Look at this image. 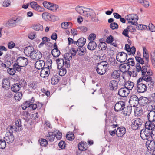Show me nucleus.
I'll use <instances>...</instances> for the list:
<instances>
[{
	"mask_svg": "<svg viewBox=\"0 0 155 155\" xmlns=\"http://www.w3.org/2000/svg\"><path fill=\"white\" fill-rule=\"evenodd\" d=\"M108 67L107 62L106 61H103L97 64L96 70L98 74L102 75L107 72Z\"/></svg>",
	"mask_w": 155,
	"mask_h": 155,
	"instance_id": "nucleus-1",
	"label": "nucleus"
},
{
	"mask_svg": "<svg viewBox=\"0 0 155 155\" xmlns=\"http://www.w3.org/2000/svg\"><path fill=\"white\" fill-rule=\"evenodd\" d=\"M87 10H89V11H87L84 16L90 19L93 21L98 22L99 21L98 17L96 15L94 11L90 9Z\"/></svg>",
	"mask_w": 155,
	"mask_h": 155,
	"instance_id": "nucleus-2",
	"label": "nucleus"
},
{
	"mask_svg": "<svg viewBox=\"0 0 155 155\" xmlns=\"http://www.w3.org/2000/svg\"><path fill=\"white\" fill-rule=\"evenodd\" d=\"M125 18L129 23L132 25H136L138 17L136 14H131L126 16Z\"/></svg>",
	"mask_w": 155,
	"mask_h": 155,
	"instance_id": "nucleus-3",
	"label": "nucleus"
},
{
	"mask_svg": "<svg viewBox=\"0 0 155 155\" xmlns=\"http://www.w3.org/2000/svg\"><path fill=\"white\" fill-rule=\"evenodd\" d=\"M142 81L141 78L139 79L137 82V90L139 93H143L147 91V86L144 84L141 83Z\"/></svg>",
	"mask_w": 155,
	"mask_h": 155,
	"instance_id": "nucleus-4",
	"label": "nucleus"
},
{
	"mask_svg": "<svg viewBox=\"0 0 155 155\" xmlns=\"http://www.w3.org/2000/svg\"><path fill=\"white\" fill-rule=\"evenodd\" d=\"M48 63L50 65L48 66V68L47 67L44 68H43L42 69L41 71L40 76L42 78H44L47 77L50 73L49 68L50 67H51L52 61L50 60L46 63L47 64Z\"/></svg>",
	"mask_w": 155,
	"mask_h": 155,
	"instance_id": "nucleus-5",
	"label": "nucleus"
},
{
	"mask_svg": "<svg viewBox=\"0 0 155 155\" xmlns=\"http://www.w3.org/2000/svg\"><path fill=\"white\" fill-rule=\"evenodd\" d=\"M44 7L46 8L53 12L56 11L58 6L56 4L50 3L47 1H44L43 3Z\"/></svg>",
	"mask_w": 155,
	"mask_h": 155,
	"instance_id": "nucleus-6",
	"label": "nucleus"
},
{
	"mask_svg": "<svg viewBox=\"0 0 155 155\" xmlns=\"http://www.w3.org/2000/svg\"><path fill=\"white\" fill-rule=\"evenodd\" d=\"M151 135V132L150 130L143 129L140 132V136L141 138L144 140H148Z\"/></svg>",
	"mask_w": 155,
	"mask_h": 155,
	"instance_id": "nucleus-7",
	"label": "nucleus"
},
{
	"mask_svg": "<svg viewBox=\"0 0 155 155\" xmlns=\"http://www.w3.org/2000/svg\"><path fill=\"white\" fill-rule=\"evenodd\" d=\"M127 54L123 52H119L116 56L117 60L120 62H124L127 60Z\"/></svg>",
	"mask_w": 155,
	"mask_h": 155,
	"instance_id": "nucleus-8",
	"label": "nucleus"
},
{
	"mask_svg": "<svg viewBox=\"0 0 155 155\" xmlns=\"http://www.w3.org/2000/svg\"><path fill=\"white\" fill-rule=\"evenodd\" d=\"M42 16L43 18L46 21H52L53 20H56L58 19L57 17L46 12L43 13Z\"/></svg>",
	"mask_w": 155,
	"mask_h": 155,
	"instance_id": "nucleus-9",
	"label": "nucleus"
},
{
	"mask_svg": "<svg viewBox=\"0 0 155 155\" xmlns=\"http://www.w3.org/2000/svg\"><path fill=\"white\" fill-rule=\"evenodd\" d=\"M17 62L18 66L23 67L26 65L28 63L27 58L24 57H20L17 60Z\"/></svg>",
	"mask_w": 155,
	"mask_h": 155,
	"instance_id": "nucleus-10",
	"label": "nucleus"
},
{
	"mask_svg": "<svg viewBox=\"0 0 155 155\" xmlns=\"http://www.w3.org/2000/svg\"><path fill=\"white\" fill-rule=\"evenodd\" d=\"M147 71V69L146 66H143L141 68L139 64H137L135 71L139 73V74H140L141 73L142 75H143L146 73Z\"/></svg>",
	"mask_w": 155,
	"mask_h": 155,
	"instance_id": "nucleus-11",
	"label": "nucleus"
},
{
	"mask_svg": "<svg viewBox=\"0 0 155 155\" xmlns=\"http://www.w3.org/2000/svg\"><path fill=\"white\" fill-rule=\"evenodd\" d=\"M143 122L142 120L139 118L136 120L131 125L132 129L136 130L141 127L142 125Z\"/></svg>",
	"mask_w": 155,
	"mask_h": 155,
	"instance_id": "nucleus-12",
	"label": "nucleus"
},
{
	"mask_svg": "<svg viewBox=\"0 0 155 155\" xmlns=\"http://www.w3.org/2000/svg\"><path fill=\"white\" fill-rule=\"evenodd\" d=\"M30 5L33 9L36 11L41 12L44 11V8L38 5L35 2H31L30 3Z\"/></svg>",
	"mask_w": 155,
	"mask_h": 155,
	"instance_id": "nucleus-13",
	"label": "nucleus"
},
{
	"mask_svg": "<svg viewBox=\"0 0 155 155\" xmlns=\"http://www.w3.org/2000/svg\"><path fill=\"white\" fill-rule=\"evenodd\" d=\"M72 58V54L71 53H68L64 54V61L65 66L68 68L70 66V60Z\"/></svg>",
	"mask_w": 155,
	"mask_h": 155,
	"instance_id": "nucleus-14",
	"label": "nucleus"
},
{
	"mask_svg": "<svg viewBox=\"0 0 155 155\" xmlns=\"http://www.w3.org/2000/svg\"><path fill=\"white\" fill-rule=\"evenodd\" d=\"M139 100L137 97L135 95L131 96L129 100V103L133 107H135L139 104Z\"/></svg>",
	"mask_w": 155,
	"mask_h": 155,
	"instance_id": "nucleus-15",
	"label": "nucleus"
},
{
	"mask_svg": "<svg viewBox=\"0 0 155 155\" xmlns=\"http://www.w3.org/2000/svg\"><path fill=\"white\" fill-rule=\"evenodd\" d=\"M30 57L32 59L38 60L42 57V54L40 51L34 50Z\"/></svg>",
	"mask_w": 155,
	"mask_h": 155,
	"instance_id": "nucleus-16",
	"label": "nucleus"
},
{
	"mask_svg": "<svg viewBox=\"0 0 155 155\" xmlns=\"http://www.w3.org/2000/svg\"><path fill=\"white\" fill-rule=\"evenodd\" d=\"M125 105L124 102L122 101H119L114 106V109L116 111H119L122 110Z\"/></svg>",
	"mask_w": 155,
	"mask_h": 155,
	"instance_id": "nucleus-17",
	"label": "nucleus"
},
{
	"mask_svg": "<svg viewBox=\"0 0 155 155\" xmlns=\"http://www.w3.org/2000/svg\"><path fill=\"white\" fill-rule=\"evenodd\" d=\"M146 146L149 150H155V142L154 141L148 140L146 142Z\"/></svg>",
	"mask_w": 155,
	"mask_h": 155,
	"instance_id": "nucleus-18",
	"label": "nucleus"
},
{
	"mask_svg": "<svg viewBox=\"0 0 155 155\" xmlns=\"http://www.w3.org/2000/svg\"><path fill=\"white\" fill-rule=\"evenodd\" d=\"M126 129L123 127H120L116 130V135L118 137L123 136L125 134Z\"/></svg>",
	"mask_w": 155,
	"mask_h": 155,
	"instance_id": "nucleus-19",
	"label": "nucleus"
},
{
	"mask_svg": "<svg viewBox=\"0 0 155 155\" xmlns=\"http://www.w3.org/2000/svg\"><path fill=\"white\" fill-rule=\"evenodd\" d=\"M4 140L7 143H12L14 140L13 134L8 133H6L4 137Z\"/></svg>",
	"mask_w": 155,
	"mask_h": 155,
	"instance_id": "nucleus-20",
	"label": "nucleus"
},
{
	"mask_svg": "<svg viewBox=\"0 0 155 155\" xmlns=\"http://www.w3.org/2000/svg\"><path fill=\"white\" fill-rule=\"evenodd\" d=\"M34 50V48L32 46H29L25 48L24 53L26 56L30 57Z\"/></svg>",
	"mask_w": 155,
	"mask_h": 155,
	"instance_id": "nucleus-21",
	"label": "nucleus"
},
{
	"mask_svg": "<svg viewBox=\"0 0 155 155\" xmlns=\"http://www.w3.org/2000/svg\"><path fill=\"white\" fill-rule=\"evenodd\" d=\"M88 9V8H84L83 7L79 6H77L75 9L76 11L80 14L84 16L86 13L87 11H85L84 9Z\"/></svg>",
	"mask_w": 155,
	"mask_h": 155,
	"instance_id": "nucleus-22",
	"label": "nucleus"
},
{
	"mask_svg": "<svg viewBox=\"0 0 155 155\" xmlns=\"http://www.w3.org/2000/svg\"><path fill=\"white\" fill-rule=\"evenodd\" d=\"M129 92V91L125 87L120 88L118 91L119 95L122 97L127 96Z\"/></svg>",
	"mask_w": 155,
	"mask_h": 155,
	"instance_id": "nucleus-23",
	"label": "nucleus"
},
{
	"mask_svg": "<svg viewBox=\"0 0 155 155\" xmlns=\"http://www.w3.org/2000/svg\"><path fill=\"white\" fill-rule=\"evenodd\" d=\"M145 129L151 131L154 129L155 127V124L152 121L149 120L146 122L145 124Z\"/></svg>",
	"mask_w": 155,
	"mask_h": 155,
	"instance_id": "nucleus-24",
	"label": "nucleus"
},
{
	"mask_svg": "<svg viewBox=\"0 0 155 155\" xmlns=\"http://www.w3.org/2000/svg\"><path fill=\"white\" fill-rule=\"evenodd\" d=\"M117 82L114 80L111 81L109 84V86L111 90H115L118 87Z\"/></svg>",
	"mask_w": 155,
	"mask_h": 155,
	"instance_id": "nucleus-25",
	"label": "nucleus"
},
{
	"mask_svg": "<svg viewBox=\"0 0 155 155\" xmlns=\"http://www.w3.org/2000/svg\"><path fill=\"white\" fill-rule=\"evenodd\" d=\"M97 44L94 41H90L88 44L87 48L90 50L93 51L95 50L97 48Z\"/></svg>",
	"mask_w": 155,
	"mask_h": 155,
	"instance_id": "nucleus-26",
	"label": "nucleus"
},
{
	"mask_svg": "<svg viewBox=\"0 0 155 155\" xmlns=\"http://www.w3.org/2000/svg\"><path fill=\"white\" fill-rule=\"evenodd\" d=\"M130 66L127 63H124L120 64L119 68L121 71L122 72H125L127 71L129 69Z\"/></svg>",
	"mask_w": 155,
	"mask_h": 155,
	"instance_id": "nucleus-27",
	"label": "nucleus"
},
{
	"mask_svg": "<svg viewBox=\"0 0 155 155\" xmlns=\"http://www.w3.org/2000/svg\"><path fill=\"white\" fill-rule=\"evenodd\" d=\"M56 133L57 131L49 132L48 133L47 138L50 141H53L54 139Z\"/></svg>",
	"mask_w": 155,
	"mask_h": 155,
	"instance_id": "nucleus-28",
	"label": "nucleus"
},
{
	"mask_svg": "<svg viewBox=\"0 0 155 155\" xmlns=\"http://www.w3.org/2000/svg\"><path fill=\"white\" fill-rule=\"evenodd\" d=\"M45 65L44 62L42 60H39L37 61L35 64V68L38 69H43Z\"/></svg>",
	"mask_w": 155,
	"mask_h": 155,
	"instance_id": "nucleus-29",
	"label": "nucleus"
},
{
	"mask_svg": "<svg viewBox=\"0 0 155 155\" xmlns=\"http://www.w3.org/2000/svg\"><path fill=\"white\" fill-rule=\"evenodd\" d=\"M132 108L130 107L127 106L124 107L122 111L124 115L125 116H129L131 112Z\"/></svg>",
	"mask_w": 155,
	"mask_h": 155,
	"instance_id": "nucleus-30",
	"label": "nucleus"
},
{
	"mask_svg": "<svg viewBox=\"0 0 155 155\" xmlns=\"http://www.w3.org/2000/svg\"><path fill=\"white\" fill-rule=\"evenodd\" d=\"M147 117L149 120L152 121V122H155V111H150L147 115Z\"/></svg>",
	"mask_w": 155,
	"mask_h": 155,
	"instance_id": "nucleus-31",
	"label": "nucleus"
},
{
	"mask_svg": "<svg viewBox=\"0 0 155 155\" xmlns=\"http://www.w3.org/2000/svg\"><path fill=\"white\" fill-rule=\"evenodd\" d=\"M118 126L117 124H113L110 126V130H109L110 134L112 136H114L116 134V129H114L112 130H111L112 129H114L116 127Z\"/></svg>",
	"mask_w": 155,
	"mask_h": 155,
	"instance_id": "nucleus-32",
	"label": "nucleus"
},
{
	"mask_svg": "<svg viewBox=\"0 0 155 155\" xmlns=\"http://www.w3.org/2000/svg\"><path fill=\"white\" fill-rule=\"evenodd\" d=\"M134 84L130 81H127L124 84L125 87L129 91L131 90L133 88Z\"/></svg>",
	"mask_w": 155,
	"mask_h": 155,
	"instance_id": "nucleus-33",
	"label": "nucleus"
},
{
	"mask_svg": "<svg viewBox=\"0 0 155 155\" xmlns=\"http://www.w3.org/2000/svg\"><path fill=\"white\" fill-rule=\"evenodd\" d=\"M78 148L80 150L83 151L85 150L87 148L86 143L84 142H81L79 143L78 145Z\"/></svg>",
	"mask_w": 155,
	"mask_h": 155,
	"instance_id": "nucleus-34",
	"label": "nucleus"
},
{
	"mask_svg": "<svg viewBox=\"0 0 155 155\" xmlns=\"http://www.w3.org/2000/svg\"><path fill=\"white\" fill-rule=\"evenodd\" d=\"M120 71L119 70H114L111 74V77L114 79L118 78L120 75Z\"/></svg>",
	"mask_w": 155,
	"mask_h": 155,
	"instance_id": "nucleus-35",
	"label": "nucleus"
},
{
	"mask_svg": "<svg viewBox=\"0 0 155 155\" xmlns=\"http://www.w3.org/2000/svg\"><path fill=\"white\" fill-rule=\"evenodd\" d=\"M37 83L35 82H30L28 86V90H32L36 88L37 87Z\"/></svg>",
	"mask_w": 155,
	"mask_h": 155,
	"instance_id": "nucleus-36",
	"label": "nucleus"
},
{
	"mask_svg": "<svg viewBox=\"0 0 155 155\" xmlns=\"http://www.w3.org/2000/svg\"><path fill=\"white\" fill-rule=\"evenodd\" d=\"M20 87L21 85L18 83H16L12 86L11 90L12 91L16 92L19 90Z\"/></svg>",
	"mask_w": 155,
	"mask_h": 155,
	"instance_id": "nucleus-37",
	"label": "nucleus"
},
{
	"mask_svg": "<svg viewBox=\"0 0 155 155\" xmlns=\"http://www.w3.org/2000/svg\"><path fill=\"white\" fill-rule=\"evenodd\" d=\"M56 61L57 63L58 68H61L64 65H65L64 61L63 59H57Z\"/></svg>",
	"mask_w": 155,
	"mask_h": 155,
	"instance_id": "nucleus-38",
	"label": "nucleus"
},
{
	"mask_svg": "<svg viewBox=\"0 0 155 155\" xmlns=\"http://www.w3.org/2000/svg\"><path fill=\"white\" fill-rule=\"evenodd\" d=\"M86 41V39L84 38H80L77 41L78 44V46L79 47H82L85 44Z\"/></svg>",
	"mask_w": 155,
	"mask_h": 155,
	"instance_id": "nucleus-39",
	"label": "nucleus"
},
{
	"mask_svg": "<svg viewBox=\"0 0 155 155\" xmlns=\"http://www.w3.org/2000/svg\"><path fill=\"white\" fill-rule=\"evenodd\" d=\"M147 102L148 99L145 97H142L139 100V104L142 106H144Z\"/></svg>",
	"mask_w": 155,
	"mask_h": 155,
	"instance_id": "nucleus-40",
	"label": "nucleus"
},
{
	"mask_svg": "<svg viewBox=\"0 0 155 155\" xmlns=\"http://www.w3.org/2000/svg\"><path fill=\"white\" fill-rule=\"evenodd\" d=\"M9 79L8 78H5L2 80V87L6 89L9 87L10 83L8 81Z\"/></svg>",
	"mask_w": 155,
	"mask_h": 155,
	"instance_id": "nucleus-41",
	"label": "nucleus"
},
{
	"mask_svg": "<svg viewBox=\"0 0 155 155\" xmlns=\"http://www.w3.org/2000/svg\"><path fill=\"white\" fill-rule=\"evenodd\" d=\"M61 26L62 28L67 29L71 28L72 26V24L71 22H64L61 24Z\"/></svg>",
	"mask_w": 155,
	"mask_h": 155,
	"instance_id": "nucleus-42",
	"label": "nucleus"
},
{
	"mask_svg": "<svg viewBox=\"0 0 155 155\" xmlns=\"http://www.w3.org/2000/svg\"><path fill=\"white\" fill-rule=\"evenodd\" d=\"M51 54L53 57H57L60 55V52L58 49H54L52 50Z\"/></svg>",
	"mask_w": 155,
	"mask_h": 155,
	"instance_id": "nucleus-43",
	"label": "nucleus"
},
{
	"mask_svg": "<svg viewBox=\"0 0 155 155\" xmlns=\"http://www.w3.org/2000/svg\"><path fill=\"white\" fill-rule=\"evenodd\" d=\"M32 28L36 31H42L43 29V26L39 24L34 25L32 26Z\"/></svg>",
	"mask_w": 155,
	"mask_h": 155,
	"instance_id": "nucleus-44",
	"label": "nucleus"
},
{
	"mask_svg": "<svg viewBox=\"0 0 155 155\" xmlns=\"http://www.w3.org/2000/svg\"><path fill=\"white\" fill-rule=\"evenodd\" d=\"M146 73L143 75H142V80L143 79L146 82L150 81L152 80V78L150 76L146 74Z\"/></svg>",
	"mask_w": 155,
	"mask_h": 155,
	"instance_id": "nucleus-45",
	"label": "nucleus"
},
{
	"mask_svg": "<svg viewBox=\"0 0 155 155\" xmlns=\"http://www.w3.org/2000/svg\"><path fill=\"white\" fill-rule=\"evenodd\" d=\"M66 137L69 140L72 141L74 138V136L72 132H69L67 133Z\"/></svg>",
	"mask_w": 155,
	"mask_h": 155,
	"instance_id": "nucleus-46",
	"label": "nucleus"
},
{
	"mask_svg": "<svg viewBox=\"0 0 155 155\" xmlns=\"http://www.w3.org/2000/svg\"><path fill=\"white\" fill-rule=\"evenodd\" d=\"M98 47L101 50H105L107 48V44L105 42H101L98 45Z\"/></svg>",
	"mask_w": 155,
	"mask_h": 155,
	"instance_id": "nucleus-47",
	"label": "nucleus"
},
{
	"mask_svg": "<svg viewBox=\"0 0 155 155\" xmlns=\"http://www.w3.org/2000/svg\"><path fill=\"white\" fill-rule=\"evenodd\" d=\"M22 97V94L21 92H18L16 93L14 97L15 100L17 101H19Z\"/></svg>",
	"mask_w": 155,
	"mask_h": 155,
	"instance_id": "nucleus-48",
	"label": "nucleus"
},
{
	"mask_svg": "<svg viewBox=\"0 0 155 155\" xmlns=\"http://www.w3.org/2000/svg\"><path fill=\"white\" fill-rule=\"evenodd\" d=\"M7 26L10 27H13L16 26L14 20L11 19L7 23Z\"/></svg>",
	"mask_w": 155,
	"mask_h": 155,
	"instance_id": "nucleus-49",
	"label": "nucleus"
},
{
	"mask_svg": "<svg viewBox=\"0 0 155 155\" xmlns=\"http://www.w3.org/2000/svg\"><path fill=\"white\" fill-rule=\"evenodd\" d=\"M13 127L14 126H8L6 129V133H8L11 134H13V132L15 130V129Z\"/></svg>",
	"mask_w": 155,
	"mask_h": 155,
	"instance_id": "nucleus-50",
	"label": "nucleus"
},
{
	"mask_svg": "<svg viewBox=\"0 0 155 155\" xmlns=\"http://www.w3.org/2000/svg\"><path fill=\"white\" fill-rule=\"evenodd\" d=\"M41 146L42 147H45L48 144L47 140L44 139H41L39 140Z\"/></svg>",
	"mask_w": 155,
	"mask_h": 155,
	"instance_id": "nucleus-51",
	"label": "nucleus"
},
{
	"mask_svg": "<svg viewBox=\"0 0 155 155\" xmlns=\"http://www.w3.org/2000/svg\"><path fill=\"white\" fill-rule=\"evenodd\" d=\"M59 71V74L61 76H64L66 73V70L64 68H60Z\"/></svg>",
	"mask_w": 155,
	"mask_h": 155,
	"instance_id": "nucleus-52",
	"label": "nucleus"
},
{
	"mask_svg": "<svg viewBox=\"0 0 155 155\" xmlns=\"http://www.w3.org/2000/svg\"><path fill=\"white\" fill-rule=\"evenodd\" d=\"M11 5V2L8 0H5L2 2V5L5 7L10 6Z\"/></svg>",
	"mask_w": 155,
	"mask_h": 155,
	"instance_id": "nucleus-53",
	"label": "nucleus"
},
{
	"mask_svg": "<svg viewBox=\"0 0 155 155\" xmlns=\"http://www.w3.org/2000/svg\"><path fill=\"white\" fill-rule=\"evenodd\" d=\"M30 102V101H27L24 103L22 105V109L23 110H25L27 107H29Z\"/></svg>",
	"mask_w": 155,
	"mask_h": 155,
	"instance_id": "nucleus-54",
	"label": "nucleus"
},
{
	"mask_svg": "<svg viewBox=\"0 0 155 155\" xmlns=\"http://www.w3.org/2000/svg\"><path fill=\"white\" fill-rule=\"evenodd\" d=\"M7 72L9 74L13 75L16 72V70L14 68H11L7 70Z\"/></svg>",
	"mask_w": 155,
	"mask_h": 155,
	"instance_id": "nucleus-55",
	"label": "nucleus"
},
{
	"mask_svg": "<svg viewBox=\"0 0 155 155\" xmlns=\"http://www.w3.org/2000/svg\"><path fill=\"white\" fill-rule=\"evenodd\" d=\"M6 146V142L5 140H0V148L4 149Z\"/></svg>",
	"mask_w": 155,
	"mask_h": 155,
	"instance_id": "nucleus-56",
	"label": "nucleus"
},
{
	"mask_svg": "<svg viewBox=\"0 0 155 155\" xmlns=\"http://www.w3.org/2000/svg\"><path fill=\"white\" fill-rule=\"evenodd\" d=\"M14 20L15 21L16 26H17L21 24L22 21V18L21 17H18Z\"/></svg>",
	"mask_w": 155,
	"mask_h": 155,
	"instance_id": "nucleus-57",
	"label": "nucleus"
},
{
	"mask_svg": "<svg viewBox=\"0 0 155 155\" xmlns=\"http://www.w3.org/2000/svg\"><path fill=\"white\" fill-rule=\"evenodd\" d=\"M59 79L55 77H53L51 78V82L53 85L56 84L59 81Z\"/></svg>",
	"mask_w": 155,
	"mask_h": 155,
	"instance_id": "nucleus-58",
	"label": "nucleus"
},
{
	"mask_svg": "<svg viewBox=\"0 0 155 155\" xmlns=\"http://www.w3.org/2000/svg\"><path fill=\"white\" fill-rule=\"evenodd\" d=\"M77 50L79 55L81 56L84 55L85 53V51L82 48H78Z\"/></svg>",
	"mask_w": 155,
	"mask_h": 155,
	"instance_id": "nucleus-59",
	"label": "nucleus"
},
{
	"mask_svg": "<svg viewBox=\"0 0 155 155\" xmlns=\"http://www.w3.org/2000/svg\"><path fill=\"white\" fill-rule=\"evenodd\" d=\"M129 49L130 50L127 51V52L130 53V54H134L136 51L135 48L134 46H132L131 48H130Z\"/></svg>",
	"mask_w": 155,
	"mask_h": 155,
	"instance_id": "nucleus-60",
	"label": "nucleus"
},
{
	"mask_svg": "<svg viewBox=\"0 0 155 155\" xmlns=\"http://www.w3.org/2000/svg\"><path fill=\"white\" fill-rule=\"evenodd\" d=\"M135 58L136 61L139 62V63L142 64H144V61L143 59H142L141 57L138 56H136L135 57Z\"/></svg>",
	"mask_w": 155,
	"mask_h": 155,
	"instance_id": "nucleus-61",
	"label": "nucleus"
},
{
	"mask_svg": "<svg viewBox=\"0 0 155 155\" xmlns=\"http://www.w3.org/2000/svg\"><path fill=\"white\" fill-rule=\"evenodd\" d=\"M96 37V35L95 34L91 33L90 34L88 37V40L90 41H94Z\"/></svg>",
	"mask_w": 155,
	"mask_h": 155,
	"instance_id": "nucleus-62",
	"label": "nucleus"
},
{
	"mask_svg": "<svg viewBox=\"0 0 155 155\" xmlns=\"http://www.w3.org/2000/svg\"><path fill=\"white\" fill-rule=\"evenodd\" d=\"M110 27L113 30L116 29L118 28V25L117 23L113 22L110 24Z\"/></svg>",
	"mask_w": 155,
	"mask_h": 155,
	"instance_id": "nucleus-63",
	"label": "nucleus"
},
{
	"mask_svg": "<svg viewBox=\"0 0 155 155\" xmlns=\"http://www.w3.org/2000/svg\"><path fill=\"white\" fill-rule=\"evenodd\" d=\"M128 63L129 65L134 66L135 65V62L134 59L130 58L127 60Z\"/></svg>",
	"mask_w": 155,
	"mask_h": 155,
	"instance_id": "nucleus-64",
	"label": "nucleus"
}]
</instances>
